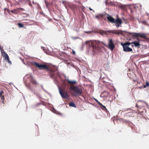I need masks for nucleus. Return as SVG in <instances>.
Returning a JSON list of instances; mask_svg holds the SVG:
<instances>
[{"instance_id":"f257e3e1","label":"nucleus","mask_w":149,"mask_h":149,"mask_svg":"<svg viewBox=\"0 0 149 149\" xmlns=\"http://www.w3.org/2000/svg\"><path fill=\"white\" fill-rule=\"evenodd\" d=\"M32 64L35 65L40 69H45L47 70L48 72V73L50 77L54 79V82L56 84V82H57V78L58 77H61V75L56 68H49L46 65L40 64L35 62H32Z\"/></svg>"},{"instance_id":"f03ea898","label":"nucleus","mask_w":149,"mask_h":149,"mask_svg":"<svg viewBox=\"0 0 149 149\" xmlns=\"http://www.w3.org/2000/svg\"><path fill=\"white\" fill-rule=\"evenodd\" d=\"M23 80L24 82H26V86L33 93L34 95H36L38 98L40 97V95L38 93L36 92L35 90L33 89L29 84V82H31L33 85H37L38 83L36 80L34 78L32 74H29L26 75L24 77Z\"/></svg>"},{"instance_id":"7ed1b4c3","label":"nucleus","mask_w":149,"mask_h":149,"mask_svg":"<svg viewBox=\"0 0 149 149\" xmlns=\"http://www.w3.org/2000/svg\"><path fill=\"white\" fill-rule=\"evenodd\" d=\"M101 43L104 44L103 42L96 40L87 41L85 42L87 47L92 48L93 55H94L96 52H101L103 50L104 47L101 45Z\"/></svg>"},{"instance_id":"20e7f679","label":"nucleus","mask_w":149,"mask_h":149,"mask_svg":"<svg viewBox=\"0 0 149 149\" xmlns=\"http://www.w3.org/2000/svg\"><path fill=\"white\" fill-rule=\"evenodd\" d=\"M70 90L73 91L72 92H71V94L77 97L80 96L83 93L82 89L77 86H71L70 87Z\"/></svg>"},{"instance_id":"39448f33","label":"nucleus","mask_w":149,"mask_h":149,"mask_svg":"<svg viewBox=\"0 0 149 149\" xmlns=\"http://www.w3.org/2000/svg\"><path fill=\"white\" fill-rule=\"evenodd\" d=\"M107 19L110 22L112 23H115V25L117 27L121 26L120 25L122 23V21L121 19L117 18L115 19L111 16L107 14Z\"/></svg>"},{"instance_id":"423d86ee","label":"nucleus","mask_w":149,"mask_h":149,"mask_svg":"<svg viewBox=\"0 0 149 149\" xmlns=\"http://www.w3.org/2000/svg\"><path fill=\"white\" fill-rule=\"evenodd\" d=\"M130 35H131L132 37H138L139 36L141 38H143L145 39V40H142V41L144 42H147L149 40V38H147L145 33H132V32H128Z\"/></svg>"},{"instance_id":"0eeeda50","label":"nucleus","mask_w":149,"mask_h":149,"mask_svg":"<svg viewBox=\"0 0 149 149\" xmlns=\"http://www.w3.org/2000/svg\"><path fill=\"white\" fill-rule=\"evenodd\" d=\"M58 87L59 91V93L61 95L63 99L68 98L69 97V96L67 93L63 92L61 91L60 88V87L59 86H58Z\"/></svg>"},{"instance_id":"6e6552de","label":"nucleus","mask_w":149,"mask_h":149,"mask_svg":"<svg viewBox=\"0 0 149 149\" xmlns=\"http://www.w3.org/2000/svg\"><path fill=\"white\" fill-rule=\"evenodd\" d=\"M108 46L109 48L111 50H113L115 47V45L114 44L112 39H110L109 41L108 44Z\"/></svg>"},{"instance_id":"1a4fd4ad","label":"nucleus","mask_w":149,"mask_h":149,"mask_svg":"<svg viewBox=\"0 0 149 149\" xmlns=\"http://www.w3.org/2000/svg\"><path fill=\"white\" fill-rule=\"evenodd\" d=\"M123 48V51L125 52H132L133 51L132 48L130 47L129 46H126L122 45Z\"/></svg>"},{"instance_id":"9d476101","label":"nucleus","mask_w":149,"mask_h":149,"mask_svg":"<svg viewBox=\"0 0 149 149\" xmlns=\"http://www.w3.org/2000/svg\"><path fill=\"white\" fill-rule=\"evenodd\" d=\"M113 31H112V33L115 34L116 35H123V32H126V31H123L122 30H113Z\"/></svg>"},{"instance_id":"9b49d317","label":"nucleus","mask_w":149,"mask_h":149,"mask_svg":"<svg viewBox=\"0 0 149 149\" xmlns=\"http://www.w3.org/2000/svg\"><path fill=\"white\" fill-rule=\"evenodd\" d=\"M138 41H134L132 42V44L134 45L135 47L140 48V46L141 45L139 42V40H137Z\"/></svg>"},{"instance_id":"f8f14e48","label":"nucleus","mask_w":149,"mask_h":149,"mask_svg":"<svg viewBox=\"0 0 149 149\" xmlns=\"http://www.w3.org/2000/svg\"><path fill=\"white\" fill-rule=\"evenodd\" d=\"M4 56L5 57V59L7 60V62L10 64H12V62L10 61L9 56L7 54L4 52Z\"/></svg>"},{"instance_id":"ddd939ff","label":"nucleus","mask_w":149,"mask_h":149,"mask_svg":"<svg viewBox=\"0 0 149 149\" xmlns=\"http://www.w3.org/2000/svg\"><path fill=\"white\" fill-rule=\"evenodd\" d=\"M132 44V42H126L124 43L122 42L121 43V45H123L126 46H129L130 44Z\"/></svg>"},{"instance_id":"4468645a","label":"nucleus","mask_w":149,"mask_h":149,"mask_svg":"<svg viewBox=\"0 0 149 149\" xmlns=\"http://www.w3.org/2000/svg\"><path fill=\"white\" fill-rule=\"evenodd\" d=\"M100 106L102 107L101 108L104 111H107V109H106V107L103 105L102 103H100L99 104Z\"/></svg>"},{"instance_id":"2eb2a0df","label":"nucleus","mask_w":149,"mask_h":149,"mask_svg":"<svg viewBox=\"0 0 149 149\" xmlns=\"http://www.w3.org/2000/svg\"><path fill=\"white\" fill-rule=\"evenodd\" d=\"M52 111L54 113L58 115H59L60 113L56 111L54 108H53L52 109Z\"/></svg>"},{"instance_id":"dca6fc26","label":"nucleus","mask_w":149,"mask_h":149,"mask_svg":"<svg viewBox=\"0 0 149 149\" xmlns=\"http://www.w3.org/2000/svg\"><path fill=\"white\" fill-rule=\"evenodd\" d=\"M67 81L68 83L73 84H74L76 83V81H70L69 79H68Z\"/></svg>"},{"instance_id":"f3484780","label":"nucleus","mask_w":149,"mask_h":149,"mask_svg":"<svg viewBox=\"0 0 149 149\" xmlns=\"http://www.w3.org/2000/svg\"><path fill=\"white\" fill-rule=\"evenodd\" d=\"M69 106L70 107H76V106L75 104L73 102H71L69 104Z\"/></svg>"},{"instance_id":"a211bd4d","label":"nucleus","mask_w":149,"mask_h":149,"mask_svg":"<svg viewBox=\"0 0 149 149\" xmlns=\"http://www.w3.org/2000/svg\"><path fill=\"white\" fill-rule=\"evenodd\" d=\"M148 86H149V83H148V82L147 81H146V85H144L143 86V88H144L146 87H148Z\"/></svg>"},{"instance_id":"6ab92c4d","label":"nucleus","mask_w":149,"mask_h":149,"mask_svg":"<svg viewBox=\"0 0 149 149\" xmlns=\"http://www.w3.org/2000/svg\"><path fill=\"white\" fill-rule=\"evenodd\" d=\"M141 22L144 24L148 25V24L147 23V21L146 20H144V21H141Z\"/></svg>"},{"instance_id":"aec40b11","label":"nucleus","mask_w":149,"mask_h":149,"mask_svg":"<svg viewBox=\"0 0 149 149\" xmlns=\"http://www.w3.org/2000/svg\"><path fill=\"white\" fill-rule=\"evenodd\" d=\"M18 25L19 28L23 27L24 26V25L21 23H18Z\"/></svg>"},{"instance_id":"412c9836","label":"nucleus","mask_w":149,"mask_h":149,"mask_svg":"<svg viewBox=\"0 0 149 149\" xmlns=\"http://www.w3.org/2000/svg\"><path fill=\"white\" fill-rule=\"evenodd\" d=\"M118 7L122 8V9L125 8V6L124 5L122 4H121L120 5H119L118 6Z\"/></svg>"},{"instance_id":"4be33fe9","label":"nucleus","mask_w":149,"mask_h":149,"mask_svg":"<svg viewBox=\"0 0 149 149\" xmlns=\"http://www.w3.org/2000/svg\"><path fill=\"white\" fill-rule=\"evenodd\" d=\"M71 38L72 39L74 40H75L76 39H79V37H77H77H74L73 36H72L71 37Z\"/></svg>"},{"instance_id":"5701e85b","label":"nucleus","mask_w":149,"mask_h":149,"mask_svg":"<svg viewBox=\"0 0 149 149\" xmlns=\"http://www.w3.org/2000/svg\"><path fill=\"white\" fill-rule=\"evenodd\" d=\"M95 17L98 19H99L101 17V15L100 14H99V15H96L95 16Z\"/></svg>"},{"instance_id":"b1692460","label":"nucleus","mask_w":149,"mask_h":149,"mask_svg":"<svg viewBox=\"0 0 149 149\" xmlns=\"http://www.w3.org/2000/svg\"><path fill=\"white\" fill-rule=\"evenodd\" d=\"M45 3L46 4V8H47L48 9H49L48 5H49V3H48L46 1H45Z\"/></svg>"},{"instance_id":"393cba45","label":"nucleus","mask_w":149,"mask_h":149,"mask_svg":"<svg viewBox=\"0 0 149 149\" xmlns=\"http://www.w3.org/2000/svg\"><path fill=\"white\" fill-rule=\"evenodd\" d=\"M108 4L109 5H113L115 6H116V4L114 3L113 2H112V1H110L109 2Z\"/></svg>"},{"instance_id":"a878e982","label":"nucleus","mask_w":149,"mask_h":149,"mask_svg":"<svg viewBox=\"0 0 149 149\" xmlns=\"http://www.w3.org/2000/svg\"><path fill=\"white\" fill-rule=\"evenodd\" d=\"M1 97V99L2 100V102H3V100H4V96H0Z\"/></svg>"},{"instance_id":"bb28decb","label":"nucleus","mask_w":149,"mask_h":149,"mask_svg":"<svg viewBox=\"0 0 149 149\" xmlns=\"http://www.w3.org/2000/svg\"><path fill=\"white\" fill-rule=\"evenodd\" d=\"M41 87H42V89L45 92L47 93H48V92L46 90H45L43 88V86H42V85H41Z\"/></svg>"},{"instance_id":"cd10ccee","label":"nucleus","mask_w":149,"mask_h":149,"mask_svg":"<svg viewBox=\"0 0 149 149\" xmlns=\"http://www.w3.org/2000/svg\"><path fill=\"white\" fill-rule=\"evenodd\" d=\"M11 12L13 13H16V10H12L11 11Z\"/></svg>"},{"instance_id":"c85d7f7f","label":"nucleus","mask_w":149,"mask_h":149,"mask_svg":"<svg viewBox=\"0 0 149 149\" xmlns=\"http://www.w3.org/2000/svg\"><path fill=\"white\" fill-rule=\"evenodd\" d=\"M94 99L96 101V102H97L98 104H99L100 103V102L98 101L95 98H94Z\"/></svg>"},{"instance_id":"c756f323","label":"nucleus","mask_w":149,"mask_h":149,"mask_svg":"<svg viewBox=\"0 0 149 149\" xmlns=\"http://www.w3.org/2000/svg\"><path fill=\"white\" fill-rule=\"evenodd\" d=\"M113 30H108L107 31V32L109 33H112V31H113Z\"/></svg>"},{"instance_id":"7c9ffc66","label":"nucleus","mask_w":149,"mask_h":149,"mask_svg":"<svg viewBox=\"0 0 149 149\" xmlns=\"http://www.w3.org/2000/svg\"><path fill=\"white\" fill-rule=\"evenodd\" d=\"M3 93V91H1L0 92V96H2V94Z\"/></svg>"},{"instance_id":"2f4dec72","label":"nucleus","mask_w":149,"mask_h":149,"mask_svg":"<svg viewBox=\"0 0 149 149\" xmlns=\"http://www.w3.org/2000/svg\"><path fill=\"white\" fill-rule=\"evenodd\" d=\"M72 53L73 55H74L75 54V52L74 51L72 50Z\"/></svg>"},{"instance_id":"473e14b6","label":"nucleus","mask_w":149,"mask_h":149,"mask_svg":"<svg viewBox=\"0 0 149 149\" xmlns=\"http://www.w3.org/2000/svg\"><path fill=\"white\" fill-rule=\"evenodd\" d=\"M89 9L90 10H93V12H94L95 11L94 10H93L92 8H89Z\"/></svg>"},{"instance_id":"72a5a7b5","label":"nucleus","mask_w":149,"mask_h":149,"mask_svg":"<svg viewBox=\"0 0 149 149\" xmlns=\"http://www.w3.org/2000/svg\"><path fill=\"white\" fill-rule=\"evenodd\" d=\"M76 70H77V71H78V70H79V68H78V67H77V68H76Z\"/></svg>"},{"instance_id":"f704fd0d","label":"nucleus","mask_w":149,"mask_h":149,"mask_svg":"<svg viewBox=\"0 0 149 149\" xmlns=\"http://www.w3.org/2000/svg\"><path fill=\"white\" fill-rule=\"evenodd\" d=\"M138 88L140 89H141V88H143V86H139V87Z\"/></svg>"},{"instance_id":"c9c22d12","label":"nucleus","mask_w":149,"mask_h":149,"mask_svg":"<svg viewBox=\"0 0 149 149\" xmlns=\"http://www.w3.org/2000/svg\"><path fill=\"white\" fill-rule=\"evenodd\" d=\"M90 31H85V32L86 33H90Z\"/></svg>"},{"instance_id":"e433bc0d","label":"nucleus","mask_w":149,"mask_h":149,"mask_svg":"<svg viewBox=\"0 0 149 149\" xmlns=\"http://www.w3.org/2000/svg\"><path fill=\"white\" fill-rule=\"evenodd\" d=\"M146 14L148 16H149V14L148 13H147V12H146Z\"/></svg>"},{"instance_id":"4c0bfd02","label":"nucleus","mask_w":149,"mask_h":149,"mask_svg":"<svg viewBox=\"0 0 149 149\" xmlns=\"http://www.w3.org/2000/svg\"><path fill=\"white\" fill-rule=\"evenodd\" d=\"M101 34H104V31H102V32H101Z\"/></svg>"},{"instance_id":"58836bf2","label":"nucleus","mask_w":149,"mask_h":149,"mask_svg":"<svg viewBox=\"0 0 149 149\" xmlns=\"http://www.w3.org/2000/svg\"><path fill=\"white\" fill-rule=\"evenodd\" d=\"M105 3L106 5H107V3L106 1H105Z\"/></svg>"},{"instance_id":"ea45409f","label":"nucleus","mask_w":149,"mask_h":149,"mask_svg":"<svg viewBox=\"0 0 149 149\" xmlns=\"http://www.w3.org/2000/svg\"><path fill=\"white\" fill-rule=\"evenodd\" d=\"M20 9L21 10H23V8H20Z\"/></svg>"},{"instance_id":"a19ab883","label":"nucleus","mask_w":149,"mask_h":149,"mask_svg":"<svg viewBox=\"0 0 149 149\" xmlns=\"http://www.w3.org/2000/svg\"><path fill=\"white\" fill-rule=\"evenodd\" d=\"M137 83H139V84H140L141 82H138V81H137Z\"/></svg>"},{"instance_id":"79ce46f5","label":"nucleus","mask_w":149,"mask_h":149,"mask_svg":"<svg viewBox=\"0 0 149 149\" xmlns=\"http://www.w3.org/2000/svg\"><path fill=\"white\" fill-rule=\"evenodd\" d=\"M100 97H104L103 96H102L101 95H100Z\"/></svg>"},{"instance_id":"37998d69","label":"nucleus","mask_w":149,"mask_h":149,"mask_svg":"<svg viewBox=\"0 0 149 149\" xmlns=\"http://www.w3.org/2000/svg\"><path fill=\"white\" fill-rule=\"evenodd\" d=\"M131 46H132V47H133L134 46V45H132Z\"/></svg>"},{"instance_id":"c03bdc74","label":"nucleus","mask_w":149,"mask_h":149,"mask_svg":"<svg viewBox=\"0 0 149 149\" xmlns=\"http://www.w3.org/2000/svg\"><path fill=\"white\" fill-rule=\"evenodd\" d=\"M13 84L12 83H10L9 84L10 85L11 84Z\"/></svg>"},{"instance_id":"a18cd8bd","label":"nucleus","mask_w":149,"mask_h":149,"mask_svg":"<svg viewBox=\"0 0 149 149\" xmlns=\"http://www.w3.org/2000/svg\"><path fill=\"white\" fill-rule=\"evenodd\" d=\"M136 107H138V106L137 104H136Z\"/></svg>"},{"instance_id":"49530a36","label":"nucleus","mask_w":149,"mask_h":149,"mask_svg":"<svg viewBox=\"0 0 149 149\" xmlns=\"http://www.w3.org/2000/svg\"><path fill=\"white\" fill-rule=\"evenodd\" d=\"M138 20L139 21V22H141V21H140L139 20V19H138Z\"/></svg>"},{"instance_id":"de8ad7c7","label":"nucleus","mask_w":149,"mask_h":149,"mask_svg":"<svg viewBox=\"0 0 149 149\" xmlns=\"http://www.w3.org/2000/svg\"><path fill=\"white\" fill-rule=\"evenodd\" d=\"M0 49H1V46H0Z\"/></svg>"},{"instance_id":"09e8293b","label":"nucleus","mask_w":149,"mask_h":149,"mask_svg":"<svg viewBox=\"0 0 149 149\" xmlns=\"http://www.w3.org/2000/svg\"><path fill=\"white\" fill-rule=\"evenodd\" d=\"M132 110H131V112H132Z\"/></svg>"},{"instance_id":"8fccbe9b","label":"nucleus","mask_w":149,"mask_h":149,"mask_svg":"<svg viewBox=\"0 0 149 149\" xmlns=\"http://www.w3.org/2000/svg\"><path fill=\"white\" fill-rule=\"evenodd\" d=\"M23 63H24V64H25V63H24V62H23Z\"/></svg>"},{"instance_id":"3c124183","label":"nucleus","mask_w":149,"mask_h":149,"mask_svg":"<svg viewBox=\"0 0 149 149\" xmlns=\"http://www.w3.org/2000/svg\"><path fill=\"white\" fill-rule=\"evenodd\" d=\"M43 47H41V48H43Z\"/></svg>"},{"instance_id":"603ef678","label":"nucleus","mask_w":149,"mask_h":149,"mask_svg":"<svg viewBox=\"0 0 149 149\" xmlns=\"http://www.w3.org/2000/svg\"><path fill=\"white\" fill-rule=\"evenodd\" d=\"M104 93V92L102 93V94Z\"/></svg>"},{"instance_id":"864d4df0","label":"nucleus","mask_w":149,"mask_h":149,"mask_svg":"<svg viewBox=\"0 0 149 149\" xmlns=\"http://www.w3.org/2000/svg\"><path fill=\"white\" fill-rule=\"evenodd\" d=\"M148 26H149V24L148 25Z\"/></svg>"},{"instance_id":"5fc2aeb1","label":"nucleus","mask_w":149,"mask_h":149,"mask_svg":"<svg viewBox=\"0 0 149 149\" xmlns=\"http://www.w3.org/2000/svg\"><path fill=\"white\" fill-rule=\"evenodd\" d=\"M140 7H141V6H140Z\"/></svg>"},{"instance_id":"6e6d98bb","label":"nucleus","mask_w":149,"mask_h":149,"mask_svg":"<svg viewBox=\"0 0 149 149\" xmlns=\"http://www.w3.org/2000/svg\"><path fill=\"white\" fill-rule=\"evenodd\" d=\"M148 19H149V17L148 18Z\"/></svg>"}]
</instances>
